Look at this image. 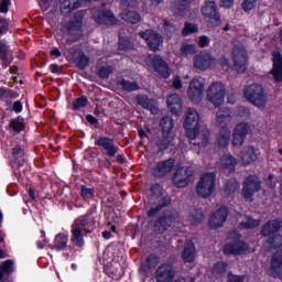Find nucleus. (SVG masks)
Returning a JSON list of instances; mask_svg holds the SVG:
<instances>
[{
    "label": "nucleus",
    "mask_w": 282,
    "mask_h": 282,
    "mask_svg": "<svg viewBox=\"0 0 282 282\" xmlns=\"http://www.w3.org/2000/svg\"><path fill=\"white\" fill-rule=\"evenodd\" d=\"M199 112L197 110L189 108L186 112L184 127L186 129V135L189 140H195L194 144L198 147H208L210 142V130L203 129L199 132Z\"/></svg>",
    "instance_id": "obj_1"
},
{
    "label": "nucleus",
    "mask_w": 282,
    "mask_h": 282,
    "mask_svg": "<svg viewBox=\"0 0 282 282\" xmlns=\"http://www.w3.org/2000/svg\"><path fill=\"white\" fill-rule=\"evenodd\" d=\"M85 12L79 11L74 14V17L61 26V34L57 35L56 40L61 47L65 45H70V43H76L83 36V19Z\"/></svg>",
    "instance_id": "obj_2"
},
{
    "label": "nucleus",
    "mask_w": 282,
    "mask_h": 282,
    "mask_svg": "<svg viewBox=\"0 0 282 282\" xmlns=\"http://www.w3.org/2000/svg\"><path fill=\"white\" fill-rule=\"evenodd\" d=\"M94 219L91 216H80L72 225L70 229V242L76 248H83L85 246L84 232L89 234L94 230Z\"/></svg>",
    "instance_id": "obj_3"
},
{
    "label": "nucleus",
    "mask_w": 282,
    "mask_h": 282,
    "mask_svg": "<svg viewBox=\"0 0 282 282\" xmlns=\"http://www.w3.org/2000/svg\"><path fill=\"white\" fill-rule=\"evenodd\" d=\"M217 175L214 172L204 173L197 185L196 193L198 197H203V199H208L215 193V188H217Z\"/></svg>",
    "instance_id": "obj_4"
},
{
    "label": "nucleus",
    "mask_w": 282,
    "mask_h": 282,
    "mask_svg": "<svg viewBox=\"0 0 282 282\" xmlns=\"http://www.w3.org/2000/svg\"><path fill=\"white\" fill-rule=\"evenodd\" d=\"M206 100L214 107H221L226 100V85L221 82L212 83L206 89Z\"/></svg>",
    "instance_id": "obj_5"
},
{
    "label": "nucleus",
    "mask_w": 282,
    "mask_h": 282,
    "mask_svg": "<svg viewBox=\"0 0 282 282\" xmlns=\"http://www.w3.org/2000/svg\"><path fill=\"white\" fill-rule=\"evenodd\" d=\"M245 97L249 102L254 105V107H259L260 109L265 108V105L268 104L265 91H263V87L258 84L248 86L245 90Z\"/></svg>",
    "instance_id": "obj_6"
},
{
    "label": "nucleus",
    "mask_w": 282,
    "mask_h": 282,
    "mask_svg": "<svg viewBox=\"0 0 282 282\" xmlns=\"http://www.w3.org/2000/svg\"><path fill=\"white\" fill-rule=\"evenodd\" d=\"M194 175L195 170L192 166H181L174 172L172 182L176 188H186V186L193 184Z\"/></svg>",
    "instance_id": "obj_7"
},
{
    "label": "nucleus",
    "mask_w": 282,
    "mask_h": 282,
    "mask_svg": "<svg viewBox=\"0 0 282 282\" xmlns=\"http://www.w3.org/2000/svg\"><path fill=\"white\" fill-rule=\"evenodd\" d=\"M202 14L204 19L209 22L213 28H217L221 25V15L219 14V8L217 7V2L213 0L205 1L202 7Z\"/></svg>",
    "instance_id": "obj_8"
},
{
    "label": "nucleus",
    "mask_w": 282,
    "mask_h": 282,
    "mask_svg": "<svg viewBox=\"0 0 282 282\" xmlns=\"http://www.w3.org/2000/svg\"><path fill=\"white\" fill-rule=\"evenodd\" d=\"M231 61L238 74H243L248 69V51L246 47L238 45L235 46L231 53Z\"/></svg>",
    "instance_id": "obj_9"
},
{
    "label": "nucleus",
    "mask_w": 282,
    "mask_h": 282,
    "mask_svg": "<svg viewBox=\"0 0 282 282\" xmlns=\"http://www.w3.org/2000/svg\"><path fill=\"white\" fill-rule=\"evenodd\" d=\"M259 191H261V181H259V177L250 175L245 178L242 195L246 202H254V193H259Z\"/></svg>",
    "instance_id": "obj_10"
},
{
    "label": "nucleus",
    "mask_w": 282,
    "mask_h": 282,
    "mask_svg": "<svg viewBox=\"0 0 282 282\" xmlns=\"http://www.w3.org/2000/svg\"><path fill=\"white\" fill-rule=\"evenodd\" d=\"M252 133V126L248 122H240L236 124L232 133L231 144L234 147H243L246 138Z\"/></svg>",
    "instance_id": "obj_11"
},
{
    "label": "nucleus",
    "mask_w": 282,
    "mask_h": 282,
    "mask_svg": "<svg viewBox=\"0 0 282 282\" xmlns=\"http://www.w3.org/2000/svg\"><path fill=\"white\" fill-rule=\"evenodd\" d=\"M204 79L202 77H195L189 82L187 96L192 102H202L204 99Z\"/></svg>",
    "instance_id": "obj_12"
},
{
    "label": "nucleus",
    "mask_w": 282,
    "mask_h": 282,
    "mask_svg": "<svg viewBox=\"0 0 282 282\" xmlns=\"http://www.w3.org/2000/svg\"><path fill=\"white\" fill-rule=\"evenodd\" d=\"M139 36L145 40L149 50L152 52H160L164 45V39H162V35L153 30L140 32Z\"/></svg>",
    "instance_id": "obj_13"
},
{
    "label": "nucleus",
    "mask_w": 282,
    "mask_h": 282,
    "mask_svg": "<svg viewBox=\"0 0 282 282\" xmlns=\"http://www.w3.org/2000/svg\"><path fill=\"white\" fill-rule=\"evenodd\" d=\"M180 214L167 212L154 223V231L158 235H164L166 230L178 219Z\"/></svg>",
    "instance_id": "obj_14"
},
{
    "label": "nucleus",
    "mask_w": 282,
    "mask_h": 282,
    "mask_svg": "<svg viewBox=\"0 0 282 282\" xmlns=\"http://www.w3.org/2000/svg\"><path fill=\"white\" fill-rule=\"evenodd\" d=\"M93 19L99 25H116L118 23L116 15L109 10L94 11Z\"/></svg>",
    "instance_id": "obj_15"
},
{
    "label": "nucleus",
    "mask_w": 282,
    "mask_h": 282,
    "mask_svg": "<svg viewBox=\"0 0 282 282\" xmlns=\"http://www.w3.org/2000/svg\"><path fill=\"white\" fill-rule=\"evenodd\" d=\"M270 276L282 281V250H278L271 258L269 268Z\"/></svg>",
    "instance_id": "obj_16"
},
{
    "label": "nucleus",
    "mask_w": 282,
    "mask_h": 282,
    "mask_svg": "<svg viewBox=\"0 0 282 282\" xmlns=\"http://www.w3.org/2000/svg\"><path fill=\"white\" fill-rule=\"evenodd\" d=\"M226 219H228V208L220 207L209 217V228H212L213 230L221 228V226L226 224Z\"/></svg>",
    "instance_id": "obj_17"
},
{
    "label": "nucleus",
    "mask_w": 282,
    "mask_h": 282,
    "mask_svg": "<svg viewBox=\"0 0 282 282\" xmlns=\"http://www.w3.org/2000/svg\"><path fill=\"white\" fill-rule=\"evenodd\" d=\"M96 147L106 151L108 158H116L118 153V147H116V141L108 137H100L96 142Z\"/></svg>",
    "instance_id": "obj_18"
},
{
    "label": "nucleus",
    "mask_w": 282,
    "mask_h": 282,
    "mask_svg": "<svg viewBox=\"0 0 282 282\" xmlns=\"http://www.w3.org/2000/svg\"><path fill=\"white\" fill-rule=\"evenodd\" d=\"M173 169H175V160L167 159L155 164L153 169V175L155 177H166V175H169Z\"/></svg>",
    "instance_id": "obj_19"
},
{
    "label": "nucleus",
    "mask_w": 282,
    "mask_h": 282,
    "mask_svg": "<svg viewBox=\"0 0 282 282\" xmlns=\"http://www.w3.org/2000/svg\"><path fill=\"white\" fill-rule=\"evenodd\" d=\"M215 61L209 53H200L194 56L193 65L195 69H199L200 72H206L213 65Z\"/></svg>",
    "instance_id": "obj_20"
},
{
    "label": "nucleus",
    "mask_w": 282,
    "mask_h": 282,
    "mask_svg": "<svg viewBox=\"0 0 282 282\" xmlns=\"http://www.w3.org/2000/svg\"><path fill=\"white\" fill-rule=\"evenodd\" d=\"M175 279V269L171 264H162L156 270L158 282H172Z\"/></svg>",
    "instance_id": "obj_21"
},
{
    "label": "nucleus",
    "mask_w": 282,
    "mask_h": 282,
    "mask_svg": "<svg viewBox=\"0 0 282 282\" xmlns=\"http://www.w3.org/2000/svg\"><path fill=\"white\" fill-rule=\"evenodd\" d=\"M257 150L252 145H246L239 153V160L243 166H248L252 164V162H257Z\"/></svg>",
    "instance_id": "obj_22"
},
{
    "label": "nucleus",
    "mask_w": 282,
    "mask_h": 282,
    "mask_svg": "<svg viewBox=\"0 0 282 282\" xmlns=\"http://www.w3.org/2000/svg\"><path fill=\"white\" fill-rule=\"evenodd\" d=\"M248 243L241 240H236L235 242L227 243L224 248L225 254H243L245 252H248Z\"/></svg>",
    "instance_id": "obj_23"
},
{
    "label": "nucleus",
    "mask_w": 282,
    "mask_h": 282,
    "mask_svg": "<svg viewBox=\"0 0 282 282\" xmlns=\"http://www.w3.org/2000/svg\"><path fill=\"white\" fill-rule=\"evenodd\" d=\"M232 120V115L228 108H220L216 112V124L220 129H228V124H230Z\"/></svg>",
    "instance_id": "obj_24"
},
{
    "label": "nucleus",
    "mask_w": 282,
    "mask_h": 282,
    "mask_svg": "<svg viewBox=\"0 0 282 282\" xmlns=\"http://www.w3.org/2000/svg\"><path fill=\"white\" fill-rule=\"evenodd\" d=\"M273 68L271 74L275 80V83H281L282 80V56L281 53L274 52L272 54Z\"/></svg>",
    "instance_id": "obj_25"
},
{
    "label": "nucleus",
    "mask_w": 282,
    "mask_h": 282,
    "mask_svg": "<svg viewBox=\"0 0 282 282\" xmlns=\"http://www.w3.org/2000/svg\"><path fill=\"white\" fill-rule=\"evenodd\" d=\"M155 144L159 151H166L167 149H171V147H175V133L163 132Z\"/></svg>",
    "instance_id": "obj_26"
},
{
    "label": "nucleus",
    "mask_w": 282,
    "mask_h": 282,
    "mask_svg": "<svg viewBox=\"0 0 282 282\" xmlns=\"http://www.w3.org/2000/svg\"><path fill=\"white\" fill-rule=\"evenodd\" d=\"M68 242L69 236H67V234H57L54 238L53 245H51V250H56V252L66 250Z\"/></svg>",
    "instance_id": "obj_27"
},
{
    "label": "nucleus",
    "mask_w": 282,
    "mask_h": 282,
    "mask_svg": "<svg viewBox=\"0 0 282 282\" xmlns=\"http://www.w3.org/2000/svg\"><path fill=\"white\" fill-rule=\"evenodd\" d=\"M167 107L174 116L182 113V98L177 94L167 97Z\"/></svg>",
    "instance_id": "obj_28"
},
{
    "label": "nucleus",
    "mask_w": 282,
    "mask_h": 282,
    "mask_svg": "<svg viewBox=\"0 0 282 282\" xmlns=\"http://www.w3.org/2000/svg\"><path fill=\"white\" fill-rule=\"evenodd\" d=\"M135 100L141 107H143V109H148V111H151L154 116L158 113L155 100L149 99V97L144 95L137 96Z\"/></svg>",
    "instance_id": "obj_29"
},
{
    "label": "nucleus",
    "mask_w": 282,
    "mask_h": 282,
    "mask_svg": "<svg viewBox=\"0 0 282 282\" xmlns=\"http://www.w3.org/2000/svg\"><path fill=\"white\" fill-rule=\"evenodd\" d=\"M230 138H231L230 129L228 128L220 129L216 139V147H218V149H226V147L230 144Z\"/></svg>",
    "instance_id": "obj_30"
},
{
    "label": "nucleus",
    "mask_w": 282,
    "mask_h": 282,
    "mask_svg": "<svg viewBox=\"0 0 282 282\" xmlns=\"http://www.w3.org/2000/svg\"><path fill=\"white\" fill-rule=\"evenodd\" d=\"M195 254H196L195 243L188 240L185 243V247L182 253L183 261L185 263H193V261H195Z\"/></svg>",
    "instance_id": "obj_31"
},
{
    "label": "nucleus",
    "mask_w": 282,
    "mask_h": 282,
    "mask_svg": "<svg viewBox=\"0 0 282 282\" xmlns=\"http://www.w3.org/2000/svg\"><path fill=\"white\" fill-rule=\"evenodd\" d=\"M154 69L162 76V78H169L171 73L169 72V65L164 63V59L160 56H155L153 59Z\"/></svg>",
    "instance_id": "obj_32"
},
{
    "label": "nucleus",
    "mask_w": 282,
    "mask_h": 282,
    "mask_svg": "<svg viewBox=\"0 0 282 282\" xmlns=\"http://www.w3.org/2000/svg\"><path fill=\"white\" fill-rule=\"evenodd\" d=\"M281 220H270L262 227V235L263 237H270V235L279 232V230H281Z\"/></svg>",
    "instance_id": "obj_33"
},
{
    "label": "nucleus",
    "mask_w": 282,
    "mask_h": 282,
    "mask_svg": "<svg viewBox=\"0 0 282 282\" xmlns=\"http://www.w3.org/2000/svg\"><path fill=\"white\" fill-rule=\"evenodd\" d=\"M240 228H243L245 230H250L251 228H258V226H261V219H254L250 216H240Z\"/></svg>",
    "instance_id": "obj_34"
},
{
    "label": "nucleus",
    "mask_w": 282,
    "mask_h": 282,
    "mask_svg": "<svg viewBox=\"0 0 282 282\" xmlns=\"http://www.w3.org/2000/svg\"><path fill=\"white\" fill-rule=\"evenodd\" d=\"M80 0H64L61 4L62 14H70L74 10H78Z\"/></svg>",
    "instance_id": "obj_35"
},
{
    "label": "nucleus",
    "mask_w": 282,
    "mask_h": 282,
    "mask_svg": "<svg viewBox=\"0 0 282 282\" xmlns=\"http://www.w3.org/2000/svg\"><path fill=\"white\" fill-rule=\"evenodd\" d=\"M188 6H191V0H175L173 6L174 14L184 17V13L188 10Z\"/></svg>",
    "instance_id": "obj_36"
},
{
    "label": "nucleus",
    "mask_w": 282,
    "mask_h": 282,
    "mask_svg": "<svg viewBox=\"0 0 282 282\" xmlns=\"http://www.w3.org/2000/svg\"><path fill=\"white\" fill-rule=\"evenodd\" d=\"M169 204H171V197L165 196V197L161 198L155 207H151L149 209L148 217H155V215H158V213H160V210H162V208H166V206H169Z\"/></svg>",
    "instance_id": "obj_37"
},
{
    "label": "nucleus",
    "mask_w": 282,
    "mask_h": 282,
    "mask_svg": "<svg viewBox=\"0 0 282 282\" xmlns=\"http://www.w3.org/2000/svg\"><path fill=\"white\" fill-rule=\"evenodd\" d=\"M221 169H227L228 171H235V166H237V159L230 154H225L220 159Z\"/></svg>",
    "instance_id": "obj_38"
},
{
    "label": "nucleus",
    "mask_w": 282,
    "mask_h": 282,
    "mask_svg": "<svg viewBox=\"0 0 282 282\" xmlns=\"http://www.w3.org/2000/svg\"><path fill=\"white\" fill-rule=\"evenodd\" d=\"M118 85L123 89V91H138L140 89L138 82H129L124 78L118 79Z\"/></svg>",
    "instance_id": "obj_39"
},
{
    "label": "nucleus",
    "mask_w": 282,
    "mask_h": 282,
    "mask_svg": "<svg viewBox=\"0 0 282 282\" xmlns=\"http://www.w3.org/2000/svg\"><path fill=\"white\" fill-rule=\"evenodd\" d=\"M73 57L75 58V61H77L79 69H85V67L89 65V58L87 57V55H85V53H83V51L77 50L74 53Z\"/></svg>",
    "instance_id": "obj_40"
},
{
    "label": "nucleus",
    "mask_w": 282,
    "mask_h": 282,
    "mask_svg": "<svg viewBox=\"0 0 282 282\" xmlns=\"http://www.w3.org/2000/svg\"><path fill=\"white\" fill-rule=\"evenodd\" d=\"M23 155H25V152L23 151V148H21V145H17L12 149V156L14 158L18 166H23V164H25V159L23 158Z\"/></svg>",
    "instance_id": "obj_41"
},
{
    "label": "nucleus",
    "mask_w": 282,
    "mask_h": 282,
    "mask_svg": "<svg viewBox=\"0 0 282 282\" xmlns=\"http://www.w3.org/2000/svg\"><path fill=\"white\" fill-rule=\"evenodd\" d=\"M14 272V262L12 260H7L0 265V281H3L4 274H12Z\"/></svg>",
    "instance_id": "obj_42"
},
{
    "label": "nucleus",
    "mask_w": 282,
    "mask_h": 282,
    "mask_svg": "<svg viewBox=\"0 0 282 282\" xmlns=\"http://www.w3.org/2000/svg\"><path fill=\"white\" fill-rule=\"evenodd\" d=\"M121 19L128 23H140L141 18L135 11H123L121 13Z\"/></svg>",
    "instance_id": "obj_43"
},
{
    "label": "nucleus",
    "mask_w": 282,
    "mask_h": 282,
    "mask_svg": "<svg viewBox=\"0 0 282 282\" xmlns=\"http://www.w3.org/2000/svg\"><path fill=\"white\" fill-rule=\"evenodd\" d=\"M161 127L163 133H175L173 132V127H175V123L171 117H163L161 120Z\"/></svg>",
    "instance_id": "obj_44"
},
{
    "label": "nucleus",
    "mask_w": 282,
    "mask_h": 282,
    "mask_svg": "<svg viewBox=\"0 0 282 282\" xmlns=\"http://www.w3.org/2000/svg\"><path fill=\"white\" fill-rule=\"evenodd\" d=\"M191 224H202L204 221V212L202 209H194L189 214Z\"/></svg>",
    "instance_id": "obj_45"
},
{
    "label": "nucleus",
    "mask_w": 282,
    "mask_h": 282,
    "mask_svg": "<svg viewBox=\"0 0 282 282\" xmlns=\"http://www.w3.org/2000/svg\"><path fill=\"white\" fill-rule=\"evenodd\" d=\"M239 188V182L237 180L231 178L225 185V195H232Z\"/></svg>",
    "instance_id": "obj_46"
},
{
    "label": "nucleus",
    "mask_w": 282,
    "mask_h": 282,
    "mask_svg": "<svg viewBox=\"0 0 282 282\" xmlns=\"http://www.w3.org/2000/svg\"><path fill=\"white\" fill-rule=\"evenodd\" d=\"M10 127L11 129H13V131H23V129H25V123L23 121V118L18 117L13 120H11L10 122Z\"/></svg>",
    "instance_id": "obj_47"
},
{
    "label": "nucleus",
    "mask_w": 282,
    "mask_h": 282,
    "mask_svg": "<svg viewBox=\"0 0 282 282\" xmlns=\"http://www.w3.org/2000/svg\"><path fill=\"white\" fill-rule=\"evenodd\" d=\"M133 48V43L130 42L129 39L119 36V50L122 52H127V50H132Z\"/></svg>",
    "instance_id": "obj_48"
},
{
    "label": "nucleus",
    "mask_w": 282,
    "mask_h": 282,
    "mask_svg": "<svg viewBox=\"0 0 282 282\" xmlns=\"http://www.w3.org/2000/svg\"><path fill=\"white\" fill-rule=\"evenodd\" d=\"M80 194L83 199H93L94 195H96V189L87 186H82Z\"/></svg>",
    "instance_id": "obj_49"
},
{
    "label": "nucleus",
    "mask_w": 282,
    "mask_h": 282,
    "mask_svg": "<svg viewBox=\"0 0 282 282\" xmlns=\"http://www.w3.org/2000/svg\"><path fill=\"white\" fill-rule=\"evenodd\" d=\"M267 243L271 246V248H281L282 246V236L275 235L274 237H271L267 240Z\"/></svg>",
    "instance_id": "obj_50"
},
{
    "label": "nucleus",
    "mask_w": 282,
    "mask_h": 282,
    "mask_svg": "<svg viewBox=\"0 0 282 282\" xmlns=\"http://www.w3.org/2000/svg\"><path fill=\"white\" fill-rule=\"evenodd\" d=\"M111 74H113V66H102L98 70L99 78H109Z\"/></svg>",
    "instance_id": "obj_51"
},
{
    "label": "nucleus",
    "mask_w": 282,
    "mask_h": 282,
    "mask_svg": "<svg viewBox=\"0 0 282 282\" xmlns=\"http://www.w3.org/2000/svg\"><path fill=\"white\" fill-rule=\"evenodd\" d=\"M181 52H182L183 56H193V54H195V45L183 44L181 46Z\"/></svg>",
    "instance_id": "obj_52"
},
{
    "label": "nucleus",
    "mask_w": 282,
    "mask_h": 282,
    "mask_svg": "<svg viewBox=\"0 0 282 282\" xmlns=\"http://www.w3.org/2000/svg\"><path fill=\"white\" fill-rule=\"evenodd\" d=\"M228 270V265L225 262H217L214 265L213 273L214 274H224Z\"/></svg>",
    "instance_id": "obj_53"
},
{
    "label": "nucleus",
    "mask_w": 282,
    "mask_h": 282,
    "mask_svg": "<svg viewBox=\"0 0 282 282\" xmlns=\"http://www.w3.org/2000/svg\"><path fill=\"white\" fill-rule=\"evenodd\" d=\"M6 56H10V46L6 41L0 40V58H6Z\"/></svg>",
    "instance_id": "obj_54"
},
{
    "label": "nucleus",
    "mask_w": 282,
    "mask_h": 282,
    "mask_svg": "<svg viewBox=\"0 0 282 282\" xmlns=\"http://www.w3.org/2000/svg\"><path fill=\"white\" fill-rule=\"evenodd\" d=\"M197 32V25L191 24V23H185V26L182 31L183 36H188V34H195Z\"/></svg>",
    "instance_id": "obj_55"
},
{
    "label": "nucleus",
    "mask_w": 282,
    "mask_h": 282,
    "mask_svg": "<svg viewBox=\"0 0 282 282\" xmlns=\"http://www.w3.org/2000/svg\"><path fill=\"white\" fill-rule=\"evenodd\" d=\"M148 268H155L160 263V257L150 254L147 258Z\"/></svg>",
    "instance_id": "obj_56"
},
{
    "label": "nucleus",
    "mask_w": 282,
    "mask_h": 282,
    "mask_svg": "<svg viewBox=\"0 0 282 282\" xmlns=\"http://www.w3.org/2000/svg\"><path fill=\"white\" fill-rule=\"evenodd\" d=\"M87 106V97L82 96L76 99V101L73 104L74 109H83V107Z\"/></svg>",
    "instance_id": "obj_57"
},
{
    "label": "nucleus",
    "mask_w": 282,
    "mask_h": 282,
    "mask_svg": "<svg viewBox=\"0 0 282 282\" xmlns=\"http://www.w3.org/2000/svg\"><path fill=\"white\" fill-rule=\"evenodd\" d=\"M237 116L239 118H243L245 120H248V118H250V109H248L243 106H240V107H238Z\"/></svg>",
    "instance_id": "obj_58"
},
{
    "label": "nucleus",
    "mask_w": 282,
    "mask_h": 282,
    "mask_svg": "<svg viewBox=\"0 0 282 282\" xmlns=\"http://www.w3.org/2000/svg\"><path fill=\"white\" fill-rule=\"evenodd\" d=\"M254 6H257V0H243L242 10L250 12V10H253Z\"/></svg>",
    "instance_id": "obj_59"
},
{
    "label": "nucleus",
    "mask_w": 282,
    "mask_h": 282,
    "mask_svg": "<svg viewBox=\"0 0 282 282\" xmlns=\"http://www.w3.org/2000/svg\"><path fill=\"white\" fill-rule=\"evenodd\" d=\"M164 30L167 36H171L175 32V25L169 21H164Z\"/></svg>",
    "instance_id": "obj_60"
},
{
    "label": "nucleus",
    "mask_w": 282,
    "mask_h": 282,
    "mask_svg": "<svg viewBox=\"0 0 282 282\" xmlns=\"http://www.w3.org/2000/svg\"><path fill=\"white\" fill-rule=\"evenodd\" d=\"M219 65L221 67V69H224V72H228V69H230V59H228L227 57H220L219 59Z\"/></svg>",
    "instance_id": "obj_61"
},
{
    "label": "nucleus",
    "mask_w": 282,
    "mask_h": 282,
    "mask_svg": "<svg viewBox=\"0 0 282 282\" xmlns=\"http://www.w3.org/2000/svg\"><path fill=\"white\" fill-rule=\"evenodd\" d=\"M10 8V0H0V12L6 13Z\"/></svg>",
    "instance_id": "obj_62"
},
{
    "label": "nucleus",
    "mask_w": 282,
    "mask_h": 282,
    "mask_svg": "<svg viewBox=\"0 0 282 282\" xmlns=\"http://www.w3.org/2000/svg\"><path fill=\"white\" fill-rule=\"evenodd\" d=\"M210 43V40L206 35H202L198 41L199 47H208V44Z\"/></svg>",
    "instance_id": "obj_63"
},
{
    "label": "nucleus",
    "mask_w": 282,
    "mask_h": 282,
    "mask_svg": "<svg viewBox=\"0 0 282 282\" xmlns=\"http://www.w3.org/2000/svg\"><path fill=\"white\" fill-rule=\"evenodd\" d=\"M228 282H243V276L229 273Z\"/></svg>",
    "instance_id": "obj_64"
}]
</instances>
